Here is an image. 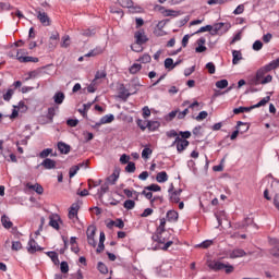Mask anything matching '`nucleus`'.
I'll list each match as a JSON object with an SVG mask.
<instances>
[{
	"label": "nucleus",
	"instance_id": "obj_10",
	"mask_svg": "<svg viewBox=\"0 0 279 279\" xmlns=\"http://www.w3.org/2000/svg\"><path fill=\"white\" fill-rule=\"evenodd\" d=\"M241 125H244V126H245L244 130L242 131V134H243L244 132H247V131L250 130V125H248L247 123L238 121V122H236V126H235L236 130L233 131L232 134H231V136H230L231 141H236V137L239 136V128H241Z\"/></svg>",
	"mask_w": 279,
	"mask_h": 279
},
{
	"label": "nucleus",
	"instance_id": "obj_63",
	"mask_svg": "<svg viewBox=\"0 0 279 279\" xmlns=\"http://www.w3.org/2000/svg\"><path fill=\"white\" fill-rule=\"evenodd\" d=\"M153 154V150L151 148H144L143 151H142V158H149V156H151Z\"/></svg>",
	"mask_w": 279,
	"mask_h": 279
},
{
	"label": "nucleus",
	"instance_id": "obj_24",
	"mask_svg": "<svg viewBox=\"0 0 279 279\" xmlns=\"http://www.w3.org/2000/svg\"><path fill=\"white\" fill-rule=\"evenodd\" d=\"M169 180V174H167L166 171H161L157 173L156 181L159 182V184H162Z\"/></svg>",
	"mask_w": 279,
	"mask_h": 279
},
{
	"label": "nucleus",
	"instance_id": "obj_62",
	"mask_svg": "<svg viewBox=\"0 0 279 279\" xmlns=\"http://www.w3.org/2000/svg\"><path fill=\"white\" fill-rule=\"evenodd\" d=\"M207 118H208V111H201L195 119L196 121H204V119H207Z\"/></svg>",
	"mask_w": 279,
	"mask_h": 279
},
{
	"label": "nucleus",
	"instance_id": "obj_56",
	"mask_svg": "<svg viewBox=\"0 0 279 279\" xmlns=\"http://www.w3.org/2000/svg\"><path fill=\"white\" fill-rule=\"evenodd\" d=\"M166 136L168 137V138H178V136H180V134L178 133V131H175V130H170V131H168L167 133H166Z\"/></svg>",
	"mask_w": 279,
	"mask_h": 279
},
{
	"label": "nucleus",
	"instance_id": "obj_22",
	"mask_svg": "<svg viewBox=\"0 0 279 279\" xmlns=\"http://www.w3.org/2000/svg\"><path fill=\"white\" fill-rule=\"evenodd\" d=\"M65 96L62 92H57L53 96V101L57 104V106H60L64 102Z\"/></svg>",
	"mask_w": 279,
	"mask_h": 279
},
{
	"label": "nucleus",
	"instance_id": "obj_51",
	"mask_svg": "<svg viewBox=\"0 0 279 279\" xmlns=\"http://www.w3.org/2000/svg\"><path fill=\"white\" fill-rule=\"evenodd\" d=\"M213 245V240H206L202 242L201 244L196 245V247H202L203 250H208Z\"/></svg>",
	"mask_w": 279,
	"mask_h": 279
},
{
	"label": "nucleus",
	"instance_id": "obj_57",
	"mask_svg": "<svg viewBox=\"0 0 279 279\" xmlns=\"http://www.w3.org/2000/svg\"><path fill=\"white\" fill-rule=\"evenodd\" d=\"M189 108H185L183 111L179 110L177 119L182 120L186 119V114H189Z\"/></svg>",
	"mask_w": 279,
	"mask_h": 279
},
{
	"label": "nucleus",
	"instance_id": "obj_4",
	"mask_svg": "<svg viewBox=\"0 0 279 279\" xmlns=\"http://www.w3.org/2000/svg\"><path fill=\"white\" fill-rule=\"evenodd\" d=\"M26 53L27 51H25L24 49H19L16 52V60H19V62L21 63L39 62V59L37 57H25Z\"/></svg>",
	"mask_w": 279,
	"mask_h": 279
},
{
	"label": "nucleus",
	"instance_id": "obj_61",
	"mask_svg": "<svg viewBox=\"0 0 279 279\" xmlns=\"http://www.w3.org/2000/svg\"><path fill=\"white\" fill-rule=\"evenodd\" d=\"M80 171V166H72L69 171L70 178H74V175Z\"/></svg>",
	"mask_w": 279,
	"mask_h": 279
},
{
	"label": "nucleus",
	"instance_id": "obj_26",
	"mask_svg": "<svg viewBox=\"0 0 279 279\" xmlns=\"http://www.w3.org/2000/svg\"><path fill=\"white\" fill-rule=\"evenodd\" d=\"M163 202L165 198L162 196H154L153 199H150V206L151 208H156V206H160Z\"/></svg>",
	"mask_w": 279,
	"mask_h": 279
},
{
	"label": "nucleus",
	"instance_id": "obj_23",
	"mask_svg": "<svg viewBox=\"0 0 279 279\" xmlns=\"http://www.w3.org/2000/svg\"><path fill=\"white\" fill-rule=\"evenodd\" d=\"M50 40H54V43L49 44L50 49H56L58 47V41L60 40V33L56 32L50 36Z\"/></svg>",
	"mask_w": 279,
	"mask_h": 279
},
{
	"label": "nucleus",
	"instance_id": "obj_33",
	"mask_svg": "<svg viewBox=\"0 0 279 279\" xmlns=\"http://www.w3.org/2000/svg\"><path fill=\"white\" fill-rule=\"evenodd\" d=\"M141 69H143V65H141V63H133L129 68V73H131V75H136V73H138V71H141Z\"/></svg>",
	"mask_w": 279,
	"mask_h": 279
},
{
	"label": "nucleus",
	"instance_id": "obj_32",
	"mask_svg": "<svg viewBox=\"0 0 279 279\" xmlns=\"http://www.w3.org/2000/svg\"><path fill=\"white\" fill-rule=\"evenodd\" d=\"M269 101H271V97L270 96H266L264 97L259 102H257L256 105L251 106V108H262V106H267V104H269Z\"/></svg>",
	"mask_w": 279,
	"mask_h": 279
},
{
	"label": "nucleus",
	"instance_id": "obj_2",
	"mask_svg": "<svg viewBox=\"0 0 279 279\" xmlns=\"http://www.w3.org/2000/svg\"><path fill=\"white\" fill-rule=\"evenodd\" d=\"M95 234H97V227L95 225L88 226L86 230V236H87V243L92 247H97V241L95 240Z\"/></svg>",
	"mask_w": 279,
	"mask_h": 279
},
{
	"label": "nucleus",
	"instance_id": "obj_7",
	"mask_svg": "<svg viewBox=\"0 0 279 279\" xmlns=\"http://www.w3.org/2000/svg\"><path fill=\"white\" fill-rule=\"evenodd\" d=\"M27 252L28 254H36V252H43V247L38 246V242L31 238L27 244Z\"/></svg>",
	"mask_w": 279,
	"mask_h": 279
},
{
	"label": "nucleus",
	"instance_id": "obj_52",
	"mask_svg": "<svg viewBox=\"0 0 279 279\" xmlns=\"http://www.w3.org/2000/svg\"><path fill=\"white\" fill-rule=\"evenodd\" d=\"M175 66V64L173 63V59L171 58H167L165 60V69H170L172 71V69Z\"/></svg>",
	"mask_w": 279,
	"mask_h": 279
},
{
	"label": "nucleus",
	"instance_id": "obj_46",
	"mask_svg": "<svg viewBox=\"0 0 279 279\" xmlns=\"http://www.w3.org/2000/svg\"><path fill=\"white\" fill-rule=\"evenodd\" d=\"M122 8H134V2L132 0H119Z\"/></svg>",
	"mask_w": 279,
	"mask_h": 279
},
{
	"label": "nucleus",
	"instance_id": "obj_14",
	"mask_svg": "<svg viewBox=\"0 0 279 279\" xmlns=\"http://www.w3.org/2000/svg\"><path fill=\"white\" fill-rule=\"evenodd\" d=\"M80 211V205L77 203H73L69 210V219H77V213Z\"/></svg>",
	"mask_w": 279,
	"mask_h": 279
},
{
	"label": "nucleus",
	"instance_id": "obj_29",
	"mask_svg": "<svg viewBox=\"0 0 279 279\" xmlns=\"http://www.w3.org/2000/svg\"><path fill=\"white\" fill-rule=\"evenodd\" d=\"M107 76H108V73L105 70L97 71L93 80V84H97L98 80H106Z\"/></svg>",
	"mask_w": 279,
	"mask_h": 279
},
{
	"label": "nucleus",
	"instance_id": "obj_43",
	"mask_svg": "<svg viewBox=\"0 0 279 279\" xmlns=\"http://www.w3.org/2000/svg\"><path fill=\"white\" fill-rule=\"evenodd\" d=\"M178 112H180V109L173 110L171 112H169L165 119L166 121H173V119H175V117H178Z\"/></svg>",
	"mask_w": 279,
	"mask_h": 279
},
{
	"label": "nucleus",
	"instance_id": "obj_54",
	"mask_svg": "<svg viewBox=\"0 0 279 279\" xmlns=\"http://www.w3.org/2000/svg\"><path fill=\"white\" fill-rule=\"evenodd\" d=\"M167 226V220L165 218L160 219V225L157 228L156 232H166L165 227Z\"/></svg>",
	"mask_w": 279,
	"mask_h": 279
},
{
	"label": "nucleus",
	"instance_id": "obj_64",
	"mask_svg": "<svg viewBox=\"0 0 279 279\" xmlns=\"http://www.w3.org/2000/svg\"><path fill=\"white\" fill-rule=\"evenodd\" d=\"M260 49H263V41L256 40V41L253 44V50H254V51H260Z\"/></svg>",
	"mask_w": 279,
	"mask_h": 279
},
{
	"label": "nucleus",
	"instance_id": "obj_20",
	"mask_svg": "<svg viewBox=\"0 0 279 279\" xmlns=\"http://www.w3.org/2000/svg\"><path fill=\"white\" fill-rule=\"evenodd\" d=\"M114 121L113 114H106L100 119V122L96 123L97 126L99 125H106V123H112Z\"/></svg>",
	"mask_w": 279,
	"mask_h": 279
},
{
	"label": "nucleus",
	"instance_id": "obj_47",
	"mask_svg": "<svg viewBox=\"0 0 279 279\" xmlns=\"http://www.w3.org/2000/svg\"><path fill=\"white\" fill-rule=\"evenodd\" d=\"M11 250H13V252H19L20 250H23V244L21 241H13Z\"/></svg>",
	"mask_w": 279,
	"mask_h": 279
},
{
	"label": "nucleus",
	"instance_id": "obj_37",
	"mask_svg": "<svg viewBox=\"0 0 279 279\" xmlns=\"http://www.w3.org/2000/svg\"><path fill=\"white\" fill-rule=\"evenodd\" d=\"M61 47L63 49H66V48L71 47V37L69 35H64L62 37Z\"/></svg>",
	"mask_w": 279,
	"mask_h": 279
},
{
	"label": "nucleus",
	"instance_id": "obj_25",
	"mask_svg": "<svg viewBox=\"0 0 279 279\" xmlns=\"http://www.w3.org/2000/svg\"><path fill=\"white\" fill-rule=\"evenodd\" d=\"M46 254L52 260L53 265H60V258L58 257V253L57 252L49 251Z\"/></svg>",
	"mask_w": 279,
	"mask_h": 279
},
{
	"label": "nucleus",
	"instance_id": "obj_19",
	"mask_svg": "<svg viewBox=\"0 0 279 279\" xmlns=\"http://www.w3.org/2000/svg\"><path fill=\"white\" fill-rule=\"evenodd\" d=\"M40 69L29 71L27 73V77L24 78L25 82H29V80H36V77H40Z\"/></svg>",
	"mask_w": 279,
	"mask_h": 279
},
{
	"label": "nucleus",
	"instance_id": "obj_16",
	"mask_svg": "<svg viewBox=\"0 0 279 279\" xmlns=\"http://www.w3.org/2000/svg\"><path fill=\"white\" fill-rule=\"evenodd\" d=\"M123 193H124V195H125L126 197L133 198V199H135L136 202H138V197H140V195H141L140 192L134 191V190L131 191L130 189H124V190H123Z\"/></svg>",
	"mask_w": 279,
	"mask_h": 279
},
{
	"label": "nucleus",
	"instance_id": "obj_41",
	"mask_svg": "<svg viewBox=\"0 0 279 279\" xmlns=\"http://www.w3.org/2000/svg\"><path fill=\"white\" fill-rule=\"evenodd\" d=\"M136 206V203L132 199H126L123 204V207L126 209V210H133V208Z\"/></svg>",
	"mask_w": 279,
	"mask_h": 279
},
{
	"label": "nucleus",
	"instance_id": "obj_39",
	"mask_svg": "<svg viewBox=\"0 0 279 279\" xmlns=\"http://www.w3.org/2000/svg\"><path fill=\"white\" fill-rule=\"evenodd\" d=\"M145 191H153L154 193H158L160 191H162V187H160V185L153 183L148 186H145Z\"/></svg>",
	"mask_w": 279,
	"mask_h": 279
},
{
	"label": "nucleus",
	"instance_id": "obj_11",
	"mask_svg": "<svg viewBox=\"0 0 279 279\" xmlns=\"http://www.w3.org/2000/svg\"><path fill=\"white\" fill-rule=\"evenodd\" d=\"M243 256H247V253L243 248H234L229 254V258H243Z\"/></svg>",
	"mask_w": 279,
	"mask_h": 279
},
{
	"label": "nucleus",
	"instance_id": "obj_6",
	"mask_svg": "<svg viewBox=\"0 0 279 279\" xmlns=\"http://www.w3.org/2000/svg\"><path fill=\"white\" fill-rule=\"evenodd\" d=\"M169 199L172 204H180V196L182 195V189L173 191V184L169 187Z\"/></svg>",
	"mask_w": 279,
	"mask_h": 279
},
{
	"label": "nucleus",
	"instance_id": "obj_13",
	"mask_svg": "<svg viewBox=\"0 0 279 279\" xmlns=\"http://www.w3.org/2000/svg\"><path fill=\"white\" fill-rule=\"evenodd\" d=\"M58 150L60 154H70L71 153V145L64 143V142H58L57 143Z\"/></svg>",
	"mask_w": 279,
	"mask_h": 279
},
{
	"label": "nucleus",
	"instance_id": "obj_5",
	"mask_svg": "<svg viewBox=\"0 0 279 279\" xmlns=\"http://www.w3.org/2000/svg\"><path fill=\"white\" fill-rule=\"evenodd\" d=\"M35 12H37V19L44 27H49L51 25V17H49L45 11L36 9Z\"/></svg>",
	"mask_w": 279,
	"mask_h": 279
},
{
	"label": "nucleus",
	"instance_id": "obj_8",
	"mask_svg": "<svg viewBox=\"0 0 279 279\" xmlns=\"http://www.w3.org/2000/svg\"><path fill=\"white\" fill-rule=\"evenodd\" d=\"M134 38L137 45H145V43L149 40V38H147V35H145V29H140L135 32Z\"/></svg>",
	"mask_w": 279,
	"mask_h": 279
},
{
	"label": "nucleus",
	"instance_id": "obj_15",
	"mask_svg": "<svg viewBox=\"0 0 279 279\" xmlns=\"http://www.w3.org/2000/svg\"><path fill=\"white\" fill-rule=\"evenodd\" d=\"M163 234H165V231H156V234L153 235V241L161 244L167 243V238H165Z\"/></svg>",
	"mask_w": 279,
	"mask_h": 279
},
{
	"label": "nucleus",
	"instance_id": "obj_53",
	"mask_svg": "<svg viewBox=\"0 0 279 279\" xmlns=\"http://www.w3.org/2000/svg\"><path fill=\"white\" fill-rule=\"evenodd\" d=\"M14 95V89L10 88L7 90L5 94H3V99L4 101H10V99H12V96Z\"/></svg>",
	"mask_w": 279,
	"mask_h": 279
},
{
	"label": "nucleus",
	"instance_id": "obj_59",
	"mask_svg": "<svg viewBox=\"0 0 279 279\" xmlns=\"http://www.w3.org/2000/svg\"><path fill=\"white\" fill-rule=\"evenodd\" d=\"M60 270H61V274H69V263L61 262Z\"/></svg>",
	"mask_w": 279,
	"mask_h": 279
},
{
	"label": "nucleus",
	"instance_id": "obj_49",
	"mask_svg": "<svg viewBox=\"0 0 279 279\" xmlns=\"http://www.w3.org/2000/svg\"><path fill=\"white\" fill-rule=\"evenodd\" d=\"M125 171L126 173H134V171H136V163H134L133 161H130L125 167Z\"/></svg>",
	"mask_w": 279,
	"mask_h": 279
},
{
	"label": "nucleus",
	"instance_id": "obj_42",
	"mask_svg": "<svg viewBox=\"0 0 279 279\" xmlns=\"http://www.w3.org/2000/svg\"><path fill=\"white\" fill-rule=\"evenodd\" d=\"M223 23H216L211 29V36H217V34H219V31L221 29V27H223Z\"/></svg>",
	"mask_w": 279,
	"mask_h": 279
},
{
	"label": "nucleus",
	"instance_id": "obj_28",
	"mask_svg": "<svg viewBox=\"0 0 279 279\" xmlns=\"http://www.w3.org/2000/svg\"><path fill=\"white\" fill-rule=\"evenodd\" d=\"M57 219L52 216L49 217L50 221H49V226H51V228H53L54 230H60V223L58 221H60V216H56Z\"/></svg>",
	"mask_w": 279,
	"mask_h": 279
},
{
	"label": "nucleus",
	"instance_id": "obj_1",
	"mask_svg": "<svg viewBox=\"0 0 279 279\" xmlns=\"http://www.w3.org/2000/svg\"><path fill=\"white\" fill-rule=\"evenodd\" d=\"M209 269H213V271H221L225 269V274H234V266L230 264H223L219 260H214L208 264Z\"/></svg>",
	"mask_w": 279,
	"mask_h": 279
},
{
	"label": "nucleus",
	"instance_id": "obj_40",
	"mask_svg": "<svg viewBox=\"0 0 279 279\" xmlns=\"http://www.w3.org/2000/svg\"><path fill=\"white\" fill-rule=\"evenodd\" d=\"M101 53H104L101 49H94L86 53L85 58H95V56H101Z\"/></svg>",
	"mask_w": 279,
	"mask_h": 279
},
{
	"label": "nucleus",
	"instance_id": "obj_12",
	"mask_svg": "<svg viewBox=\"0 0 279 279\" xmlns=\"http://www.w3.org/2000/svg\"><path fill=\"white\" fill-rule=\"evenodd\" d=\"M26 186L29 189V191H35L37 195H43L45 193V187H43L40 183H36V184L27 183Z\"/></svg>",
	"mask_w": 279,
	"mask_h": 279
},
{
	"label": "nucleus",
	"instance_id": "obj_48",
	"mask_svg": "<svg viewBox=\"0 0 279 279\" xmlns=\"http://www.w3.org/2000/svg\"><path fill=\"white\" fill-rule=\"evenodd\" d=\"M90 106L92 104H84L83 109H78L80 114H82V117H86L88 110H90Z\"/></svg>",
	"mask_w": 279,
	"mask_h": 279
},
{
	"label": "nucleus",
	"instance_id": "obj_60",
	"mask_svg": "<svg viewBox=\"0 0 279 279\" xmlns=\"http://www.w3.org/2000/svg\"><path fill=\"white\" fill-rule=\"evenodd\" d=\"M206 69H207V71H208V73H209L210 75H215V71H216L215 63L208 62V63L206 64Z\"/></svg>",
	"mask_w": 279,
	"mask_h": 279
},
{
	"label": "nucleus",
	"instance_id": "obj_58",
	"mask_svg": "<svg viewBox=\"0 0 279 279\" xmlns=\"http://www.w3.org/2000/svg\"><path fill=\"white\" fill-rule=\"evenodd\" d=\"M216 86L221 89L228 88V80H220L216 82Z\"/></svg>",
	"mask_w": 279,
	"mask_h": 279
},
{
	"label": "nucleus",
	"instance_id": "obj_18",
	"mask_svg": "<svg viewBox=\"0 0 279 279\" xmlns=\"http://www.w3.org/2000/svg\"><path fill=\"white\" fill-rule=\"evenodd\" d=\"M119 175H120L119 170H114V171L112 172V174H110V175L107 178V184H111V185L117 184V180H119Z\"/></svg>",
	"mask_w": 279,
	"mask_h": 279
},
{
	"label": "nucleus",
	"instance_id": "obj_31",
	"mask_svg": "<svg viewBox=\"0 0 279 279\" xmlns=\"http://www.w3.org/2000/svg\"><path fill=\"white\" fill-rule=\"evenodd\" d=\"M232 56H233L232 64H239V61L243 60V54L239 50H233Z\"/></svg>",
	"mask_w": 279,
	"mask_h": 279
},
{
	"label": "nucleus",
	"instance_id": "obj_27",
	"mask_svg": "<svg viewBox=\"0 0 279 279\" xmlns=\"http://www.w3.org/2000/svg\"><path fill=\"white\" fill-rule=\"evenodd\" d=\"M1 223L3 226V228H5L7 230H10V228H12V226H14V223H12V221L10 220V217L3 215L1 217Z\"/></svg>",
	"mask_w": 279,
	"mask_h": 279
},
{
	"label": "nucleus",
	"instance_id": "obj_45",
	"mask_svg": "<svg viewBox=\"0 0 279 279\" xmlns=\"http://www.w3.org/2000/svg\"><path fill=\"white\" fill-rule=\"evenodd\" d=\"M97 269L105 276H106V274H108V266H106V264H104L102 262L98 263Z\"/></svg>",
	"mask_w": 279,
	"mask_h": 279
},
{
	"label": "nucleus",
	"instance_id": "obj_36",
	"mask_svg": "<svg viewBox=\"0 0 279 279\" xmlns=\"http://www.w3.org/2000/svg\"><path fill=\"white\" fill-rule=\"evenodd\" d=\"M137 62H142V64H149V62H151V56H149L148 53H144L137 59Z\"/></svg>",
	"mask_w": 279,
	"mask_h": 279
},
{
	"label": "nucleus",
	"instance_id": "obj_9",
	"mask_svg": "<svg viewBox=\"0 0 279 279\" xmlns=\"http://www.w3.org/2000/svg\"><path fill=\"white\" fill-rule=\"evenodd\" d=\"M132 94L125 88L124 84H121L118 88V97L119 99H122V101H128Z\"/></svg>",
	"mask_w": 279,
	"mask_h": 279
},
{
	"label": "nucleus",
	"instance_id": "obj_34",
	"mask_svg": "<svg viewBox=\"0 0 279 279\" xmlns=\"http://www.w3.org/2000/svg\"><path fill=\"white\" fill-rule=\"evenodd\" d=\"M254 110L252 107H239L233 109V114H241L243 112H251Z\"/></svg>",
	"mask_w": 279,
	"mask_h": 279
},
{
	"label": "nucleus",
	"instance_id": "obj_30",
	"mask_svg": "<svg viewBox=\"0 0 279 279\" xmlns=\"http://www.w3.org/2000/svg\"><path fill=\"white\" fill-rule=\"evenodd\" d=\"M159 128L160 123L158 121H147V129L149 130V132H156V130H158Z\"/></svg>",
	"mask_w": 279,
	"mask_h": 279
},
{
	"label": "nucleus",
	"instance_id": "obj_35",
	"mask_svg": "<svg viewBox=\"0 0 279 279\" xmlns=\"http://www.w3.org/2000/svg\"><path fill=\"white\" fill-rule=\"evenodd\" d=\"M109 191L110 186L108 185V182L104 183L98 190L99 197H104V195H106V193H108Z\"/></svg>",
	"mask_w": 279,
	"mask_h": 279
},
{
	"label": "nucleus",
	"instance_id": "obj_50",
	"mask_svg": "<svg viewBox=\"0 0 279 279\" xmlns=\"http://www.w3.org/2000/svg\"><path fill=\"white\" fill-rule=\"evenodd\" d=\"M131 49L132 51H135V53H141L143 51V44H137L135 41V44L131 46Z\"/></svg>",
	"mask_w": 279,
	"mask_h": 279
},
{
	"label": "nucleus",
	"instance_id": "obj_38",
	"mask_svg": "<svg viewBox=\"0 0 279 279\" xmlns=\"http://www.w3.org/2000/svg\"><path fill=\"white\" fill-rule=\"evenodd\" d=\"M46 117L49 119L50 123H53V118L56 117V107H49Z\"/></svg>",
	"mask_w": 279,
	"mask_h": 279
},
{
	"label": "nucleus",
	"instance_id": "obj_17",
	"mask_svg": "<svg viewBox=\"0 0 279 279\" xmlns=\"http://www.w3.org/2000/svg\"><path fill=\"white\" fill-rule=\"evenodd\" d=\"M40 167H44V169H56V160L46 158L41 163Z\"/></svg>",
	"mask_w": 279,
	"mask_h": 279
},
{
	"label": "nucleus",
	"instance_id": "obj_3",
	"mask_svg": "<svg viewBox=\"0 0 279 279\" xmlns=\"http://www.w3.org/2000/svg\"><path fill=\"white\" fill-rule=\"evenodd\" d=\"M191 145V142L187 140L181 138L180 136H177V138L171 144V147H177L178 154H182Z\"/></svg>",
	"mask_w": 279,
	"mask_h": 279
},
{
	"label": "nucleus",
	"instance_id": "obj_21",
	"mask_svg": "<svg viewBox=\"0 0 279 279\" xmlns=\"http://www.w3.org/2000/svg\"><path fill=\"white\" fill-rule=\"evenodd\" d=\"M166 217H167L168 221L175 222V221H178L180 215L175 210H168Z\"/></svg>",
	"mask_w": 279,
	"mask_h": 279
},
{
	"label": "nucleus",
	"instance_id": "obj_55",
	"mask_svg": "<svg viewBox=\"0 0 279 279\" xmlns=\"http://www.w3.org/2000/svg\"><path fill=\"white\" fill-rule=\"evenodd\" d=\"M136 125L142 130V132H145V129L147 128V122L143 121L142 119L136 120Z\"/></svg>",
	"mask_w": 279,
	"mask_h": 279
},
{
	"label": "nucleus",
	"instance_id": "obj_44",
	"mask_svg": "<svg viewBox=\"0 0 279 279\" xmlns=\"http://www.w3.org/2000/svg\"><path fill=\"white\" fill-rule=\"evenodd\" d=\"M51 154H53V148H46L39 153V158L47 159V157Z\"/></svg>",
	"mask_w": 279,
	"mask_h": 279
}]
</instances>
